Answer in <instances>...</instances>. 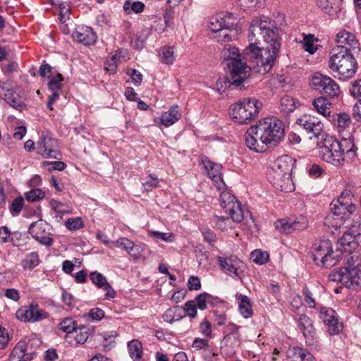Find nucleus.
<instances>
[{"label":"nucleus","instance_id":"c85d7f7f","mask_svg":"<svg viewBox=\"0 0 361 361\" xmlns=\"http://www.w3.org/2000/svg\"><path fill=\"white\" fill-rule=\"evenodd\" d=\"M341 251L336 248V251H334L331 249V251L329 252V254H326V255H322V258L319 262V265L326 267L330 268L335 266L341 259Z\"/></svg>","mask_w":361,"mask_h":361},{"label":"nucleus","instance_id":"bf43d9fd","mask_svg":"<svg viewBox=\"0 0 361 361\" xmlns=\"http://www.w3.org/2000/svg\"><path fill=\"white\" fill-rule=\"evenodd\" d=\"M314 35H309L304 37L303 48L306 51L312 54L317 50V48L314 44Z\"/></svg>","mask_w":361,"mask_h":361},{"label":"nucleus","instance_id":"680f3d73","mask_svg":"<svg viewBox=\"0 0 361 361\" xmlns=\"http://www.w3.org/2000/svg\"><path fill=\"white\" fill-rule=\"evenodd\" d=\"M302 294L305 301L307 304L308 307L310 308L315 307L316 302L313 298L312 292L307 287H305L302 290Z\"/></svg>","mask_w":361,"mask_h":361},{"label":"nucleus","instance_id":"6e6d98bb","mask_svg":"<svg viewBox=\"0 0 361 361\" xmlns=\"http://www.w3.org/2000/svg\"><path fill=\"white\" fill-rule=\"evenodd\" d=\"M92 282L98 288H102L107 282L106 277L101 273L92 271L90 274Z\"/></svg>","mask_w":361,"mask_h":361},{"label":"nucleus","instance_id":"603ef678","mask_svg":"<svg viewBox=\"0 0 361 361\" xmlns=\"http://www.w3.org/2000/svg\"><path fill=\"white\" fill-rule=\"evenodd\" d=\"M239 6L244 11H252L260 5L263 0H238Z\"/></svg>","mask_w":361,"mask_h":361},{"label":"nucleus","instance_id":"de8ad7c7","mask_svg":"<svg viewBox=\"0 0 361 361\" xmlns=\"http://www.w3.org/2000/svg\"><path fill=\"white\" fill-rule=\"evenodd\" d=\"M59 329L70 334L75 331V322L72 318H65L59 324Z\"/></svg>","mask_w":361,"mask_h":361},{"label":"nucleus","instance_id":"a18cd8bd","mask_svg":"<svg viewBox=\"0 0 361 361\" xmlns=\"http://www.w3.org/2000/svg\"><path fill=\"white\" fill-rule=\"evenodd\" d=\"M274 226L276 230H278L279 232L289 234L292 233V228H291V221L282 219H278L275 223Z\"/></svg>","mask_w":361,"mask_h":361},{"label":"nucleus","instance_id":"5fc2aeb1","mask_svg":"<svg viewBox=\"0 0 361 361\" xmlns=\"http://www.w3.org/2000/svg\"><path fill=\"white\" fill-rule=\"evenodd\" d=\"M63 78L61 74H57L56 75L50 78L48 82V87L50 91H59L61 88V82Z\"/></svg>","mask_w":361,"mask_h":361},{"label":"nucleus","instance_id":"4c0bfd02","mask_svg":"<svg viewBox=\"0 0 361 361\" xmlns=\"http://www.w3.org/2000/svg\"><path fill=\"white\" fill-rule=\"evenodd\" d=\"M39 256L37 252H31L23 260L22 265L25 269H32L39 264Z\"/></svg>","mask_w":361,"mask_h":361},{"label":"nucleus","instance_id":"473e14b6","mask_svg":"<svg viewBox=\"0 0 361 361\" xmlns=\"http://www.w3.org/2000/svg\"><path fill=\"white\" fill-rule=\"evenodd\" d=\"M223 23L224 25L225 30H229L230 32L233 30L237 31L240 28L238 25V19L233 16V14L228 13L222 17Z\"/></svg>","mask_w":361,"mask_h":361},{"label":"nucleus","instance_id":"ddd939ff","mask_svg":"<svg viewBox=\"0 0 361 361\" xmlns=\"http://www.w3.org/2000/svg\"><path fill=\"white\" fill-rule=\"evenodd\" d=\"M297 123L302 126L307 133L311 134L310 139L314 137L322 140L327 135L324 132V125L321 121L313 116L305 114L298 119Z\"/></svg>","mask_w":361,"mask_h":361},{"label":"nucleus","instance_id":"2f4dec72","mask_svg":"<svg viewBox=\"0 0 361 361\" xmlns=\"http://www.w3.org/2000/svg\"><path fill=\"white\" fill-rule=\"evenodd\" d=\"M317 2L325 13L332 15L339 9L342 0H317Z\"/></svg>","mask_w":361,"mask_h":361},{"label":"nucleus","instance_id":"20e7f679","mask_svg":"<svg viewBox=\"0 0 361 361\" xmlns=\"http://www.w3.org/2000/svg\"><path fill=\"white\" fill-rule=\"evenodd\" d=\"M347 267L338 271H333L329 275V280L340 282L350 289H357L361 286V258L357 252H348Z\"/></svg>","mask_w":361,"mask_h":361},{"label":"nucleus","instance_id":"7c9ffc66","mask_svg":"<svg viewBox=\"0 0 361 361\" xmlns=\"http://www.w3.org/2000/svg\"><path fill=\"white\" fill-rule=\"evenodd\" d=\"M238 299L239 300L238 310L241 315L244 318L252 317L253 311L248 297L240 294L238 296Z\"/></svg>","mask_w":361,"mask_h":361},{"label":"nucleus","instance_id":"412c9836","mask_svg":"<svg viewBox=\"0 0 361 361\" xmlns=\"http://www.w3.org/2000/svg\"><path fill=\"white\" fill-rule=\"evenodd\" d=\"M73 37L85 45L92 44L97 40L96 33L90 27H78L73 33Z\"/></svg>","mask_w":361,"mask_h":361},{"label":"nucleus","instance_id":"37998d69","mask_svg":"<svg viewBox=\"0 0 361 361\" xmlns=\"http://www.w3.org/2000/svg\"><path fill=\"white\" fill-rule=\"evenodd\" d=\"M99 336L103 341V347L105 349H110L112 343H114V338L117 336V334L114 331H104L100 333Z\"/></svg>","mask_w":361,"mask_h":361},{"label":"nucleus","instance_id":"b1692460","mask_svg":"<svg viewBox=\"0 0 361 361\" xmlns=\"http://www.w3.org/2000/svg\"><path fill=\"white\" fill-rule=\"evenodd\" d=\"M341 152L345 156V160H352L356 156L354 138L351 135L348 137H343L338 141Z\"/></svg>","mask_w":361,"mask_h":361},{"label":"nucleus","instance_id":"aec40b11","mask_svg":"<svg viewBox=\"0 0 361 361\" xmlns=\"http://www.w3.org/2000/svg\"><path fill=\"white\" fill-rule=\"evenodd\" d=\"M319 317L326 324L331 331V334H338L340 331V326L334 310L329 308L322 307L320 310Z\"/></svg>","mask_w":361,"mask_h":361},{"label":"nucleus","instance_id":"13d9d810","mask_svg":"<svg viewBox=\"0 0 361 361\" xmlns=\"http://www.w3.org/2000/svg\"><path fill=\"white\" fill-rule=\"evenodd\" d=\"M212 295L207 293H202L196 297L197 306L204 310L207 308V303L211 302Z\"/></svg>","mask_w":361,"mask_h":361},{"label":"nucleus","instance_id":"f704fd0d","mask_svg":"<svg viewBox=\"0 0 361 361\" xmlns=\"http://www.w3.org/2000/svg\"><path fill=\"white\" fill-rule=\"evenodd\" d=\"M295 101L292 97L284 95L281 97L280 101V109L282 112L285 114L292 112L295 110Z\"/></svg>","mask_w":361,"mask_h":361},{"label":"nucleus","instance_id":"1a4fd4ad","mask_svg":"<svg viewBox=\"0 0 361 361\" xmlns=\"http://www.w3.org/2000/svg\"><path fill=\"white\" fill-rule=\"evenodd\" d=\"M311 87L330 97H337L340 93L338 85L331 78L316 73L311 79Z\"/></svg>","mask_w":361,"mask_h":361},{"label":"nucleus","instance_id":"7ed1b4c3","mask_svg":"<svg viewBox=\"0 0 361 361\" xmlns=\"http://www.w3.org/2000/svg\"><path fill=\"white\" fill-rule=\"evenodd\" d=\"M293 165V158L288 155L280 157L274 162L267 172V177L276 189L285 192H290L295 190L291 178Z\"/></svg>","mask_w":361,"mask_h":361},{"label":"nucleus","instance_id":"0e129e2a","mask_svg":"<svg viewBox=\"0 0 361 361\" xmlns=\"http://www.w3.org/2000/svg\"><path fill=\"white\" fill-rule=\"evenodd\" d=\"M49 206L51 207V209L61 215H63V214L68 213L69 211L63 209V204L58 200H51L49 202Z\"/></svg>","mask_w":361,"mask_h":361},{"label":"nucleus","instance_id":"338daca9","mask_svg":"<svg viewBox=\"0 0 361 361\" xmlns=\"http://www.w3.org/2000/svg\"><path fill=\"white\" fill-rule=\"evenodd\" d=\"M105 69L110 73H116L117 70V56L113 55L110 60L105 62Z\"/></svg>","mask_w":361,"mask_h":361},{"label":"nucleus","instance_id":"5701e85b","mask_svg":"<svg viewBox=\"0 0 361 361\" xmlns=\"http://www.w3.org/2000/svg\"><path fill=\"white\" fill-rule=\"evenodd\" d=\"M331 251V243L329 240H322L313 244L312 247V257L317 265L322 258V255L329 254Z\"/></svg>","mask_w":361,"mask_h":361},{"label":"nucleus","instance_id":"6ab92c4d","mask_svg":"<svg viewBox=\"0 0 361 361\" xmlns=\"http://www.w3.org/2000/svg\"><path fill=\"white\" fill-rule=\"evenodd\" d=\"M361 238L360 233L353 234L350 231H346L338 240V250L342 252H351L358 247V240Z\"/></svg>","mask_w":361,"mask_h":361},{"label":"nucleus","instance_id":"3c124183","mask_svg":"<svg viewBox=\"0 0 361 361\" xmlns=\"http://www.w3.org/2000/svg\"><path fill=\"white\" fill-rule=\"evenodd\" d=\"M159 183L158 178L154 175L149 174L142 183V185L146 191H152L153 189L159 187Z\"/></svg>","mask_w":361,"mask_h":361},{"label":"nucleus","instance_id":"0eeeda50","mask_svg":"<svg viewBox=\"0 0 361 361\" xmlns=\"http://www.w3.org/2000/svg\"><path fill=\"white\" fill-rule=\"evenodd\" d=\"M317 145L319 147V157L322 160L336 166L344 164L345 157L340 151L337 140L327 135L322 140L317 141Z\"/></svg>","mask_w":361,"mask_h":361},{"label":"nucleus","instance_id":"f8f14e48","mask_svg":"<svg viewBox=\"0 0 361 361\" xmlns=\"http://www.w3.org/2000/svg\"><path fill=\"white\" fill-rule=\"evenodd\" d=\"M37 153L44 158L59 159L61 152L58 142L48 134H42L37 142Z\"/></svg>","mask_w":361,"mask_h":361},{"label":"nucleus","instance_id":"e2e57ef3","mask_svg":"<svg viewBox=\"0 0 361 361\" xmlns=\"http://www.w3.org/2000/svg\"><path fill=\"white\" fill-rule=\"evenodd\" d=\"M307 226V221L303 217L300 218L298 220L291 221L292 233L293 231H301L306 228Z\"/></svg>","mask_w":361,"mask_h":361},{"label":"nucleus","instance_id":"c9c22d12","mask_svg":"<svg viewBox=\"0 0 361 361\" xmlns=\"http://www.w3.org/2000/svg\"><path fill=\"white\" fill-rule=\"evenodd\" d=\"M307 350L300 348L293 347L289 348L288 356L292 361H304Z\"/></svg>","mask_w":361,"mask_h":361},{"label":"nucleus","instance_id":"a211bd4d","mask_svg":"<svg viewBox=\"0 0 361 361\" xmlns=\"http://www.w3.org/2000/svg\"><path fill=\"white\" fill-rule=\"evenodd\" d=\"M204 169L209 178L214 182V185L221 189L224 187L222 178L221 165L212 162L207 157L202 159Z\"/></svg>","mask_w":361,"mask_h":361},{"label":"nucleus","instance_id":"393cba45","mask_svg":"<svg viewBox=\"0 0 361 361\" xmlns=\"http://www.w3.org/2000/svg\"><path fill=\"white\" fill-rule=\"evenodd\" d=\"M181 117L178 105L175 104L171 106L167 111L164 112L160 117L161 124L166 127H169L176 123Z\"/></svg>","mask_w":361,"mask_h":361},{"label":"nucleus","instance_id":"9d476101","mask_svg":"<svg viewBox=\"0 0 361 361\" xmlns=\"http://www.w3.org/2000/svg\"><path fill=\"white\" fill-rule=\"evenodd\" d=\"M343 201V197L341 200H333L331 204V209L334 216V219L341 221L339 226L343 224L345 228H349L350 226H353L352 224L350 222V219L355 212L356 207L353 202Z\"/></svg>","mask_w":361,"mask_h":361},{"label":"nucleus","instance_id":"a19ab883","mask_svg":"<svg viewBox=\"0 0 361 361\" xmlns=\"http://www.w3.org/2000/svg\"><path fill=\"white\" fill-rule=\"evenodd\" d=\"M161 61L166 64H172L174 61V51L171 47H164L160 50Z\"/></svg>","mask_w":361,"mask_h":361},{"label":"nucleus","instance_id":"2eb2a0df","mask_svg":"<svg viewBox=\"0 0 361 361\" xmlns=\"http://www.w3.org/2000/svg\"><path fill=\"white\" fill-rule=\"evenodd\" d=\"M48 317L47 312L39 309L38 305L34 303L22 307L16 312V317L25 322H37Z\"/></svg>","mask_w":361,"mask_h":361},{"label":"nucleus","instance_id":"e433bc0d","mask_svg":"<svg viewBox=\"0 0 361 361\" xmlns=\"http://www.w3.org/2000/svg\"><path fill=\"white\" fill-rule=\"evenodd\" d=\"M4 99L16 109H20L23 106L18 95L8 89L4 94Z\"/></svg>","mask_w":361,"mask_h":361},{"label":"nucleus","instance_id":"bb28decb","mask_svg":"<svg viewBox=\"0 0 361 361\" xmlns=\"http://www.w3.org/2000/svg\"><path fill=\"white\" fill-rule=\"evenodd\" d=\"M25 343H18L13 349L10 359L11 361H30L36 356L35 353H26Z\"/></svg>","mask_w":361,"mask_h":361},{"label":"nucleus","instance_id":"864d4df0","mask_svg":"<svg viewBox=\"0 0 361 361\" xmlns=\"http://www.w3.org/2000/svg\"><path fill=\"white\" fill-rule=\"evenodd\" d=\"M180 310V307L178 306H175L173 308H169L165 311L163 314V319L169 323H172L174 321L179 320L182 318L181 316H179L178 318L176 319V312Z\"/></svg>","mask_w":361,"mask_h":361},{"label":"nucleus","instance_id":"58836bf2","mask_svg":"<svg viewBox=\"0 0 361 361\" xmlns=\"http://www.w3.org/2000/svg\"><path fill=\"white\" fill-rule=\"evenodd\" d=\"M250 258L257 264H263L268 262L269 255L267 252L255 250L251 252Z\"/></svg>","mask_w":361,"mask_h":361},{"label":"nucleus","instance_id":"49530a36","mask_svg":"<svg viewBox=\"0 0 361 361\" xmlns=\"http://www.w3.org/2000/svg\"><path fill=\"white\" fill-rule=\"evenodd\" d=\"M64 224L70 231H76L84 227V222L81 217L69 218Z\"/></svg>","mask_w":361,"mask_h":361},{"label":"nucleus","instance_id":"09e8293b","mask_svg":"<svg viewBox=\"0 0 361 361\" xmlns=\"http://www.w3.org/2000/svg\"><path fill=\"white\" fill-rule=\"evenodd\" d=\"M75 332L76 333L75 340L79 344L85 343L90 335L89 329L85 326H82L78 329H76Z\"/></svg>","mask_w":361,"mask_h":361},{"label":"nucleus","instance_id":"79ce46f5","mask_svg":"<svg viewBox=\"0 0 361 361\" xmlns=\"http://www.w3.org/2000/svg\"><path fill=\"white\" fill-rule=\"evenodd\" d=\"M224 57L227 63L231 61L233 59H243L239 54L238 49L231 45L226 46L224 49Z\"/></svg>","mask_w":361,"mask_h":361},{"label":"nucleus","instance_id":"423d86ee","mask_svg":"<svg viewBox=\"0 0 361 361\" xmlns=\"http://www.w3.org/2000/svg\"><path fill=\"white\" fill-rule=\"evenodd\" d=\"M262 107V102L255 97L244 98L232 105L230 116L236 123H248L258 116Z\"/></svg>","mask_w":361,"mask_h":361},{"label":"nucleus","instance_id":"4468645a","mask_svg":"<svg viewBox=\"0 0 361 361\" xmlns=\"http://www.w3.org/2000/svg\"><path fill=\"white\" fill-rule=\"evenodd\" d=\"M336 46L334 48H342L348 52L358 54L360 51V44L356 35L346 30H341L336 35Z\"/></svg>","mask_w":361,"mask_h":361},{"label":"nucleus","instance_id":"9b49d317","mask_svg":"<svg viewBox=\"0 0 361 361\" xmlns=\"http://www.w3.org/2000/svg\"><path fill=\"white\" fill-rule=\"evenodd\" d=\"M220 202L225 213L228 214L234 222H240L243 220L244 214L241 205L230 192H222L220 195Z\"/></svg>","mask_w":361,"mask_h":361},{"label":"nucleus","instance_id":"dca6fc26","mask_svg":"<svg viewBox=\"0 0 361 361\" xmlns=\"http://www.w3.org/2000/svg\"><path fill=\"white\" fill-rule=\"evenodd\" d=\"M218 263L221 269L233 279H240V270L243 266V262L235 256L229 257H219Z\"/></svg>","mask_w":361,"mask_h":361},{"label":"nucleus","instance_id":"c03bdc74","mask_svg":"<svg viewBox=\"0 0 361 361\" xmlns=\"http://www.w3.org/2000/svg\"><path fill=\"white\" fill-rule=\"evenodd\" d=\"M24 199L21 196L17 197L11 204L9 207V212L12 214L13 216H18L23 206H24Z\"/></svg>","mask_w":361,"mask_h":361},{"label":"nucleus","instance_id":"052dcab7","mask_svg":"<svg viewBox=\"0 0 361 361\" xmlns=\"http://www.w3.org/2000/svg\"><path fill=\"white\" fill-rule=\"evenodd\" d=\"M183 310L186 314L191 318H195L197 316V305L193 300L187 301L184 304Z\"/></svg>","mask_w":361,"mask_h":361},{"label":"nucleus","instance_id":"f3484780","mask_svg":"<svg viewBox=\"0 0 361 361\" xmlns=\"http://www.w3.org/2000/svg\"><path fill=\"white\" fill-rule=\"evenodd\" d=\"M29 233L36 241L42 245L49 247L54 243L51 233L46 232L44 224L42 222L36 221L32 223L29 227Z\"/></svg>","mask_w":361,"mask_h":361},{"label":"nucleus","instance_id":"f03ea898","mask_svg":"<svg viewBox=\"0 0 361 361\" xmlns=\"http://www.w3.org/2000/svg\"><path fill=\"white\" fill-rule=\"evenodd\" d=\"M284 135L283 122L276 117H267L247 130L245 142L251 150L262 153L278 146Z\"/></svg>","mask_w":361,"mask_h":361},{"label":"nucleus","instance_id":"39448f33","mask_svg":"<svg viewBox=\"0 0 361 361\" xmlns=\"http://www.w3.org/2000/svg\"><path fill=\"white\" fill-rule=\"evenodd\" d=\"M355 54L342 48H332L329 52V68L337 73L339 79L351 78L358 67Z\"/></svg>","mask_w":361,"mask_h":361},{"label":"nucleus","instance_id":"72a5a7b5","mask_svg":"<svg viewBox=\"0 0 361 361\" xmlns=\"http://www.w3.org/2000/svg\"><path fill=\"white\" fill-rule=\"evenodd\" d=\"M130 356L134 360H139L142 355V345L137 340H132L128 345Z\"/></svg>","mask_w":361,"mask_h":361},{"label":"nucleus","instance_id":"774afa93","mask_svg":"<svg viewBox=\"0 0 361 361\" xmlns=\"http://www.w3.org/2000/svg\"><path fill=\"white\" fill-rule=\"evenodd\" d=\"M350 93L354 97H361V79L355 80L353 83Z\"/></svg>","mask_w":361,"mask_h":361},{"label":"nucleus","instance_id":"8fccbe9b","mask_svg":"<svg viewBox=\"0 0 361 361\" xmlns=\"http://www.w3.org/2000/svg\"><path fill=\"white\" fill-rule=\"evenodd\" d=\"M223 20L221 16H213L209 20V28L214 32H218L225 30L224 25H223Z\"/></svg>","mask_w":361,"mask_h":361},{"label":"nucleus","instance_id":"4d7b16f0","mask_svg":"<svg viewBox=\"0 0 361 361\" xmlns=\"http://www.w3.org/2000/svg\"><path fill=\"white\" fill-rule=\"evenodd\" d=\"M231 85H233V83L231 82V78L228 76V78H219L216 82L215 90L221 94Z\"/></svg>","mask_w":361,"mask_h":361},{"label":"nucleus","instance_id":"ea45409f","mask_svg":"<svg viewBox=\"0 0 361 361\" xmlns=\"http://www.w3.org/2000/svg\"><path fill=\"white\" fill-rule=\"evenodd\" d=\"M45 197V192L42 189H32L25 193V198L30 202H38Z\"/></svg>","mask_w":361,"mask_h":361},{"label":"nucleus","instance_id":"6e6552de","mask_svg":"<svg viewBox=\"0 0 361 361\" xmlns=\"http://www.w3.org/2000/svg\"><path fill=\"white\" fill-rule=\"evenodd\" d=\"M228 75L231 82L236 87H241L250 74V68L243 59H233L227 63Z\"/></svg>","mask_w":361,"mask_h":361},{"label":"nucleus","instance_id":"c756f323","mask_svg":"<svg viewBox=\"0 0 361 361\" xmlns=\"http://www.w3.org/2000/svg\"><path fill=\"white\" fill-rule=\"evenodd\" d=\"M331 121L335 126L342 130L348 128L352 123L350 115L345 112L334 114Z\"/></svg>","mask_w":361,"mask_h":361},{"label":"nucleus","instance_id":"f257e3e1","mask_svg":"<svg viewBox=\"0 0 361 361\" xmlns=\"http://www.w3.org/2000/svg\"><path fill=\"white\" fill-rule=\"evenodd\" d=\"M279 32V27L267 16L257 17L251 22L248 35L250 44L244 54L255 63L256 72L264 74L274 66L281 47Z\"/></svg>","mask_w":361,"mask_h":361},{"label":"nucleus","instance_id":"4be33fe9","mask_svg":"<svg viewBox=\"0 0 361 361\" xmlns=\"http://www.w3.org/2000/svg\"><path fill=\"white\" fill-rule=\"evenodd\" d=\"M298 324L300 329L302 331L303 336L306 338V342L312 344L316 338V331L311 319L305 314H301L299 318Z\"/></svg>","mask_w":361,"mask_h":361},{"label":"nucleus","instance_id":"cd10ccee","mask_svg":"<svg viewBox=\"0 0 361 361\" xmlns=\"http://www.w3.org/2000/svg\"><path fill=\"white\" fill-rule=\"evenodd\" d=\"M317 111L325 117H330L332 103L325 97H319L312 102Z\"/></svg>","mask_w":361,"mask_h":361},{"label":"nucleus","instance_id":"a878e982","mask_svg":"<svg viewBox=\"0 0 361 361\" xmlns=\"http://www.w3.org/2000/svg\"><path fill=\"white\" fill-rule=\"evenodd\" d=\"M111 244L117 247L124 249L136 259L140 256L139 246L135 245L133 241L127 238H121L117 240L111 241Z\"/></svg>","mask_w":361,"mask_h":361},{"label":"nucleus","instance_id":"69168bd1","mask_svg":"<svg viewBox=\"0 0 361 361\" xmlns=\"http://www.w3.org/2000/svg\"><path fill=\"white\" fill-rule=\"evenodd\" d=\"M10 336L7 330L0 326V350L4 349L9 343Z\"/></svg>","mask_w":361,"mask_h":361}]
</instances>
